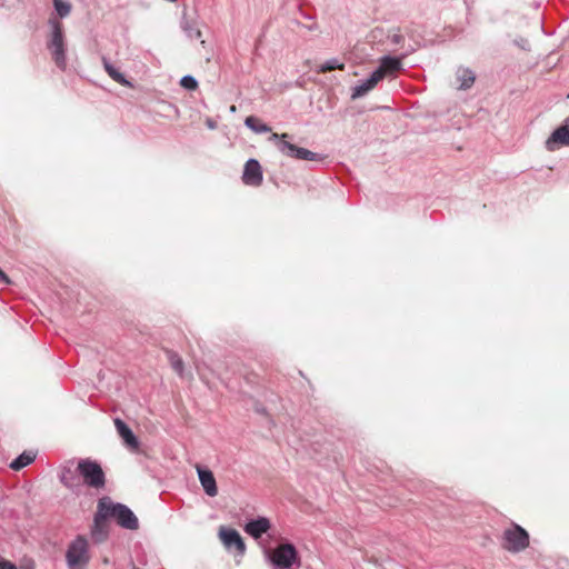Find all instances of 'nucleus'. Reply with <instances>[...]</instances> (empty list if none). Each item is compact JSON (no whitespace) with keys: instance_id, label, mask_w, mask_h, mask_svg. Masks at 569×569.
I'll return each instance as SVG.
<instances>
[{"instance_id":"1","label":"nucleus","mask_w":569,"mask_h":569,"mask_svg":"<svg viewBox=\"0 0 569 569\" xmlns=\"http://www.w3.org/2000/svg\"><path fill=\"white\" fill-rule=\"evenodd\" d=\"M261 548L266 560L273 566V569H295L301 565L298 550L291 542L281 543L274 549L261 543Z\"/></svg>"},{"instance_id":"2","label":"nucleus","mask_w":569,"mask_h":569,"mask_svg":"<svg viewBox=\"0 0 569 569\" xmlns=\"http://www.w3.org/2000/svg\"><path fill=\"white\" fill-rule=\"evenodd\" d=\"M91 560L89 539L84 535H77L66 550L68 569H87Z\"/></svg>"},{"instance_id":"3","label":"nucleus","mask_w":569,"mask_h":569,"mask_svg":"<svg viewBox=\"0 0 569 569\" xmlns=\"http://www.w3.org/2000/svg\"><path fill=\"white\" fill-rule=\"evenodd\" d=\"M48 24L51 28V33L47 41V48L56 66L64 71L67 68V54L62 23L56 18H50Z\"/></svg>"},{"instance_id":"4","label":"nucleus","mask_w":569,"mask_h":569,"mask_svg":"<svg viewBox=\"0 0 569 569\" xmlns=\"http://www.w3.org/2000/svg\"><path fill=\"white\" fill-rule=\"evenodd\" d=\"M290 136L288 133H272L269 137V141H272L276 143L277 149L279 152H281L283 156L297 159V160H305V161H322L325 160V156L318 152L310 151L306 148L298 147L287 139Z\"/></svg>"},{"instance_id":"5","label":"nucleus","mask_w":569,"mask_h":569,"mask_svg":"<svg viewBox=\"0 0 569 569\" xmlns=\"http://www.w3.org/2000/svg\"><path fill=\"white\" fill-rule=\"evenodd\" d=\"M103 499V510L108 518H113L120 527L128 530L139 528V520L129 507L120 502H112L109 498Z\"/></svg>"},{"instance_id":"6","label":"nucleus","mask_w":569,"mask_h":569,"mask_svg":"<svg viewBox=\"0 0 569 569\" xmlns=\"http://www.w3.org/2000/svg\"><path fill=\"white\" fill-rule=\"evenodd\" d=\"M77 471L82 477L83 483L90 488L101 489L106 485V475L100 463L89 458L78 461Z\"/></svg>"},{"instance_id":"7","label":"nucleus","mask_w":569,"mask_h":569,"mask_svg":"<svg viewBox=\"0 0 569 569\" xmlns=\"http://www.w3.org/2000/svg\"><path fill=\"white\" fill-rule=\"evenodd\" d=\"M529 545V535L520 526L513 525L512 528L506 529L502 536V547L511 552H519Z\"/></svg>"},{"instance_id":"8","label":"nucleus","mask_w":569,"mask_h":569,"mask_svg":"<svg viewBox=\"0 0 569 569\" xmlns=\"http://www.w3.org/2000/svg\"><path fill=\"white\" fill-rule=\"evenodd\" d=\"M104 499H100L98 502L97 512L93 517V522L90 527V539L94 545L104 542L109 537V527L107 525V515L103 510Z\"/></svg>"},{"instance_id":"9","label":"nucleus","mask_w":569,"mask_h":569,"mask_svg":"<svg viewBox=\"0 0 569 569\" xmlns=\"http://www.w3.org/2000/svg\"><path fill=\"white\" fill-rule=\"evenodd\" d=\"M219 538L228 551L234 552L240 557L246 553V543L236 529L221 528L219 531Z\"/></svg>"},{"instance_id":"10","label":"nucleus","mask_w":569,"mask_h":569,"mask_svg":"<svg viewBox=\"0 0 569 569\" xmlns=\"http://www.w3.org/2000/svg\"><path fill=\"white\" fill-rule=\"evenodd\" d=\"M565 146H569V118L565 120L563 124L555 129L546 140V148L549 151H555Z\"/></svg>"},{"instance_id":"11","label":"nucleus","mask_w":569,"mask_h":569,"mask_svg":"<svg viewBox=\"0 0 569 569\" xmlns=\"http://www.w3.org/2000/svg\"><path fill=\"white\" fill-rule=\"evenodd\" d=\"M262 169L258 160H247L242 173V181L247 186L258 187L262 183Z\"/></svg>"},{"instance_id":"12","label":"nucleus","mask_w":569,"mask_h":569,"mask_svg":"<svg viewBox=\"0 0 569 569\" xmlns=\"http://www.w3.org/2000/svg\"><path fill=\"white\" fill-rule=\"evenodd\" d=\"M271 528V522L267 517L259 516L256 519H250L244 525V531L253 539H260Z\"/></svg>"},{"instance_id":"13","label":"nucleus","mask_w":569,"mask_h":569,"mask_svg":"<svg viewBox=\"0 0 569 569\" xmlns=\"http://www.w3.org/2000/svg\"><path fill=\"white\" fill-rule=\"evenodd\" d=\"M379 81H381L380 71L373 70L367 79L360 80L352 88L351 99L355 100L366 96L370 90H372L378 84Z\"/></svg>"},{"instance_id":"14","label":"nucleus","mask_w":569,"mask_h":569,"mask_svg":"<svg viewBox=\"0 0 569 569\" xmlns=\"http://www.w3.org/2000/svg\"><path fill=\"white\" fill-rule=\"evenodd\" d=\"M114 426L126 447L130 451H138L140 442L129 426L120 418L114 420Z\"/></svg>"},{"instance_id":"15","label":"nucleus","mask_w":569,"mask_h":569,"mask_svg":"<svg viewBox=\"0 0 569 569\" xmlns=\"http://www.w3.org/2000/svg\"><path fill=\"white\" fill-rule=\"evenodd\" d=\"M197 473L206 495L216 497L218 495V487L212 471L208 468L197 466Z\"/></svg>"},{"instance_id":"16","label":"nucleus","mask_w":569,"mask_h":569,"mask_svg":"<svg viewBox=\"0 0 569 569\" xmlns=\"http://www.w3.org/2000/svg\"><path fill=\"white\" fill-rule=\"evenodd\" d=\"M402 68L401 58L383 56L379 60V67L375 71H380L381 80L388 74H393Z\"/></svg>"},{"instance_id":"17","label":"nucleus","mask_w":569,"mask_h":569,"mask_svg":"<svg viewBox=\"0 0 569 569\" xmlns=\"http://www.w3.org/2000/svg\"><path fill=\"white\" fill-rule=\"evenodd\" d=\"M180 28L186 34V37L190 40L201 39V30L198 27V22L196 20H189L187 18V8H183L182 17L180 20Z\"/></svg>"},{"instance_id":"18","label":"nucleus","mask_w":569,"mask_h":569,"mask_svg":"<svg viewBox=\"0 0 569 569\" xmlns=\"http://www.w3.org/2000/svg\"><path fill=\"white\" fill-rule=\"evenodd\" d=\"M59 479L64 487L71 490L80 486L79 472L77 471V469L73 470L71 467L68 466L61 468Z\"/></svg>"},{"instance_id":"19","label":"nucleus","mask_w":569,"mask_h":569,"mask_svg":"<svg viewBox=\"0 0 569 569\" xmlns=\"http://www.w3.org/2000/svg\"><path fill=\"white\" fill-rule=\"evenodd\" d=\"M456 78L459 82V89L460 90H468L470 89L475 81H476V74L475 72L466 67H459L456 71Z\"/></svg>"},{"instance_id":"20","label":"nucleus","mask_w":569,"mask_h":569,"mask_svg":"<svg viewBox=\"0 0 569 569\" xmlns=\"http://www.w3.org/2000/svg\"><path fill=\"white\" fill-rule=\"evenodd\" d=\"M102 63H103V68H104L106 72L109 74V77L112 80H114L116 82H118L120 84L131 87V82L128 81L126 79V77L120 71H118L114 68V66L106 57H102Z\"/></svg>"},{"instance_id":"21","label":"nucleus","mask_w":569,"mask_h":569,"mask_svg":"<svg viewBox=\"0 0 569 569\" xmlns=\"http://www.w3.org/2000/svg\"><path fill=\"white\" fill-rule=\"evenodd\" d=\"M37 453L33 451H24L19 455L16 459L10 463V468L13 470H20L34 461Z\"/></svg>"},{"instance_id":"22","label":"nucleus","mask_w":569,"mask_h":569,"mask_svg":"<svg viewBox=\"0 0 569 569\" xmlns=\"http://www.w3.org/2000/svg\"><path fill=\"white\" fill-rule=\"evenodd\" d=\"M244 124L247 128H249L256 133H267L271 131V128L268 124L261 122L254 116L247 117L244 120Z\"/></svg>"},{"instance_id":"23","label":"nucleus","mask_w":569,"mask_h":569,"mask_svg":"<svg viewBox=\"0 0 569 569\" xmlns=\"http://www.w3.org/2000/svg\"><path fill=\"white\" fill-rule=\"evenodd\" d=\"M167 355H168V360H169L172 369L179 376H182V373H183V361H182L181 357L178 353L173 352V351H168Z\"/></svg>"},{"instance_id":"24","label":"nucleus","mask_w":569,"mask_h":569,"mask_svg":"<svg viewBox=\"0 0 569 569\" xmlns=\"http://www.w3.org/2000/svg\"><path fill=\"white\" fill-rule=\"evenodd\" d=\"M343 68H345V64L338 58H331L320 64L319 71L328 72V71H332V70H337V69L342 70Z\"/></svg>"},{"instance_id":"25","label":"nucleus","mask_w":569,"mask_h":569,"mask_svg":"<svg viewBox=\"0 0 569 569\" xmlns=\"http://www.w3.org/2000/svg\"><path fill=\"white\" fill-rule=\"evenodd\" d=\"M54 9L60 18H66L71 12V4L62 0H53Z\"/></svg>"},{"instance_id":"26","label":"nucleus","mask_w":569,"mask_h":569,"mask_svg":"<svg viewBox=\"0 0 569 569\" xmlns=\"http://www.w3.org/2000/svg\"><path fill=\"white\" fill-rule=\"evenodd\" d=\"M180 86L187 90L193 91L198 88V81L193 76L186 74L180 79Z\"/></svg>"},{"instance_id":"27","label":"nucleus","mask_w":569,"mask_h":569,"mask_svg":"<svg viewBox=\"0 0 569 569\" xmlns=\"http://www.w3.org/2000/svg\"><path fill=\"white\" fill-rule=\"evenodd\" d=\"M389 40L392 44H399L405 40V38L400 33H393L392 36H389Z\"/></svg>"},{"instance_id":"28","label":"nucleus","mask_w":569,"mask_h":569,"mask_svg":"<svg viewBox=\"0 0 569 569\" xmlns=\"http://www.w3.org/2000/svg\"><path fill=\"white\" fill-rule=\"evenodd\" d=\"M0 569H18L17 566L8 560L0 561Z\"/></svg>"},{"instance_id":"29","label":"nucleus","mask_w":569,"mask_h":569,"mask_svg":"<svg viewBox=\"0 0 569 569\" xmlns=\"http://www.w3.org/2000/svg\"><path fill=\"white\" fill-rule=\"evenodd\" d=\"M0 281L6 283V284H10L11 283L9 277L1 269H0Z\"/></svg>"},{"instance_id":"30","label":"nucleus","mask_w":569,"mask_h":569,"mask_svg":"<svg viewBox=\"0 0 569 569\" xmlns=\"http://www.w3.org/2000/svg\"><path fill=\"white\" fill-rule=\"evenodd\" d=\"M207 126H208L210 129H214V128H216V122L209 119V120L207 121Z\"/></svg>"},{"instance_id":"31","label":"nucleus","mask_w":569,"mask_h":569,"mask_svg":"<svg viewBox=\"0 0 569 569\" xmlns=\"http://www.w3.org/2000/svg\"><path fill=\"white\" fill-rule=\"evenodd\" d=\"M309 30H315L316 29V24H311L308 27Z\"/></svg>"},{"instance_id":"32","label":"nucleus","mask_w":569,"mask_h":569,"mask_svg":"<svg viewBox=\"0 0 569 569\" xmlns=\"http://www.w3.org/2000/svg\"><path fill=\"white\" fill-rule=\"evenodd\" d=\"M567 98H569V93L567 94Z\"/></svg>"}]
</instances>
